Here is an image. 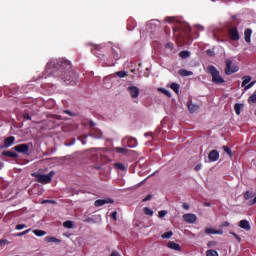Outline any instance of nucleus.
I'll return each instance as SVG.
<instances>
[{"mask_svg":"<svg viewBox=\"0 0 256 256\" xmlns=\"http://www.w3.org/2000/svg\"><path fill=\"white\" fill-rule=\"evenodd\" d=\"M46 73L59 77L65 85H77L79 75L72 70L71 62L66 59L50 60L46 64Z\"/></svg>","mask_w":256,"mask_h":256,"instance_id":"nucleus-1","label":"nucleus"},{"mask_svg":"<svg viewBox=\"0 0 256 256\" xmlns=\"http://www.w3.org/2000/svg\"><path fill=\"white\" fill-rule=\"evenodd\" d=\"M53 175H55V171H50L48 174H41L39 172H35L32 174L33 177H35V181L37 183H41L42 185H47L48 183H51L53 179Z\"/></svg>","mask_w":256,"mask_h":256,"instance_id":"nucleus-2","label":"nucleus"},{"mask_svg":"<svg viewBox=\"0 0 256 256\" xmlns=\"http://www.w3.org/2000/svg\"><path fill=\"white\" fill-rule=\"evenodd\" d=\"M207 71L212 77V83H215V85H221L225 83V79L221 77V73L215 66H208Z\"/></svg>","mask_w":256,"mask_h":256,"instance_id":"nucleus-3","label":"nucleus"},{"mask_svg":"<svg viewBox=\"0 0 256 256\" xmlns=\"http://www.w3.org/2000/svg\"><path fill=\"white\" fill-rule=\"evenodd\" d=\"M225 65V75H233L234 73H237V71H239V66L233 64V60H231L230 58H227L225 60Z\"/></svg>","mask_w":256,"mask_h":256,"instance_id":"nucleus-4","label":"nucleus"},{"mask_svg":"<svg viewBox=\"0 0 256 256\" xmlns=\"http://www.w3.org/2000/svg\"><path fill=\"white\" fill-rule=\"evenodd\" d=\"M33 147V143H24L14 146L12 149L13 151H16L17 153H22V155H31V152H29V149Z\"/></svg>","mask_w":256,"mask_h":256,"instance_id":"nucleus-5","label":"nucleus"},{"mask_svg":"<svg viewBox=\"0 0 256 256\" xmlns=\"http://www.w3.org/2000/svg\"><path fill=\"white\" fill-rule=\"evenodd\" d=\"M228 35L231 41H239L241 39V36L239 35V30L237 29L236 26L231 27L228 30Z\"/></svg>","mask_w":256,"mask_h":256,"instance_id":"nucleus-6","label":"nucleus"},{"mask_svg":"<svg viewBox=\"0 0 256 256\" xmlns=\"http://www.w3.org/2000/svg\"><path fill=\"white\" fill-rule=\"evenodd\" d=\"M109 203H115V200H113V198L98 199L94 202V205L95 207H103V205H107Z\"/></svg>","mask_w":256,"mask_h":256,"instance_id":"nucleus-7","label":"nucleus"},{"mask_svg":"<svg viewBox=\"0 0 256 256\" xmlns=\"http://www.w3.org/2000/svg\"><path fill=\"white\" fill-rule=\"evenodd\" d=\"M14 144H15V137L9 136L5 138L4 144L1 146V149H9V147H11Z\"/></svg>","mask_w":256,"mask_h":256,"instance_id":"nucleus-8","label":"nucleus"},{"mask_svg":"<svg viewBox=\"0 0 256 256\" xmlns=\"http://www.w3.org/2000/svg\"><path fill=\"white\" fill-rule=\"evenodd\" d=\"M127 91L130 93V97L132 99H137V97H139L140 91H139L138 87H136V86H129L127 88Z\"/></svg>","mask_w":256,"mask_h":256,"instance_id":"nucleus-9","label":"nucleus"},{"mask_svg":"<svg viewBox=\"0 0 256 256\" xmlns=\"http://www.w3.org/2000/svg\"><path fill=\"white\" fill-rule=\"evenodd\" d=\"M122 143L126 144L130 149L137 147V139L135 138H124Z\"/></svg>","mask_w":256,"mask_h":256,"instance_id":"nucleus-10","label":"nucleus"},{"mask_svg":"<svg viewBox=\"0 0 256 256\" xmlns=\"http://www.w3.org/2000/svg\"><path fill=\"white\" fill-rule=\"evenodd\" d=\"M208 159L211 163H214L215 161H219V151L211 150L208 154Z\"/></svg>","mask_w":256,"mask_h":256,"instance_id":"nucleus-11","label":"nucleus"},{"mask_svg":"<svg viewBox=\"0 0 256 256\" xmlns=\"http://www.w3.org/2000/svg\"><path fill=\"white\" fill-rule=\"evenodd\" d=\"M182 217L186 223H195V221H197V215L195 214L188 213L184 214Z\"/></svg>","mask_w":256,"mask_h":256,"instance_id":"nucleus-12","label":"nucleus"},{"mask_svg":"<svg viewBox=\"0 0 256 256\" xmlns=\"http://www.w3.org/2000/svg\"><path fill=\"white\" fill-rule=\"evenodd\" d=\"M89 137H93L94 139H102L103 132L97 128H93L91 133L89 134Z\"/></svg>","mask_w":256,"mask_h":256,"instance_id":"nucleus-13","label":"nucleus"},{"mask_svg":"<svg viewBox=\"0 0 256 256\" xmlns=\"http://www.w3.org/2000/svg\"><path fill=\"white\" fill-rule=\"evenodd\" d=\"M239 227H241V229H244L245 231H251V224L249 223V220H241L239 223Z\"/></svg>","mask_w":256,"mask_h":256,"instance_id":"nucleus-14","label":"nucleus"},{"mask_svg":"<svg viewBox=\"0 0 256 256\" xmlns=\"http://www.w3.org/2000/svg\"><path fill=\"white\" fill-rule=\"evenodd\" d=\"M253 33V30H251L250 28H247L244 31V39L246 41V43H251V35Z\"/></svg>","mask_w":256,"mask_h":256,"instance_id":"nucleus-15","label":"nucleus"},{"mask_svg":"<svg viewBox=\"0 0 256 256\" xmlns=\"http://www.w3.org/2000/svg\"><path fill=\"white\" fill-rule=\"evenodd\" d=\"M3 157H12V159H17L19 157V154L13 151H3L2 152Z\"/></svg>","mask_w":256,"mask_h":256,"instance_id":"nucleus-16","label":"nucleus"},{"mask_svg":"<svg viewBox=\"0 0 256 256\" xmlns=\"http://www.w3.org/2000/svg\"><path fill=\"white\" fill-rule=\"evenodd\" d=\"M136 27H137V22H135V20L132 18L128 19L127 30L133 31V29H135Z\"/></svg>","mask_w":256,"mask_h":256,"instance_id":"nucleus-17","label":"nucleus"},{"mask_svg":"<svg viewBox=\"0 0 256 256\" xmlns=\"http://www.w3.org/2000/svg\"><path fill=\"white\" fill-rule=\"evenodd\" d=\"M178 75H180V77H191V75H193V72L186 69H180L178 71Z\"/></svg>","mask_w":256,"mask_h":256,"instance_id":"nucleus-18","label":"nucleus"},{"mask_svg":"<svg viewBox=\"0 0 256 256\" xmlns=\"http://www.w3.org/2000/svg\"><path fill=\"white\" fill-rule=\"evenodd\" d=\"M187 107L190 113H195V111L199 110V105L193 104L191 102H188Z\"/></svg>","mask_w":256,"mask_h":256,"instance_id":"nucleus-19","label":"nucleus"},{"mask_svg":"<svg viewBox=\"0 0 256 256\" xmlns=\"http://www.w3.org/2000/svg\"><path fill=\"white\" fill-rule=\"evenodd\" d=\"M169 249H173L174 251H181V246L175 242H168Z\"/></svg>","mask_w":256,"mask_h":256,"instance_id":"nucleus-20","label":"nucleus"},{"mask_svg":"<svg viewBox=\"0 0 256 256\" xmlns=\"http://www.w3.org/2000/svg\"><path fill=\"white\" fill-rule=\"evenodd\" d=\"M46 243H61V240L53 236H47L45 238Z\"/></svg>","mask_w":256,"mask_h":256,"instance_id":"nucleus-21","label":"nucleus"},{"mask_svg":"<svg viewBox=\"0 0 256 256\" xmlns=\"http://www.w3.org/2000/svg\"><path fill=\"white\" fill-rule=\"evenodd\" d=\"M170 88L172 89V91H174V93H176V95H179V90L181 89V86L177 83H172L170 85Z\"/></svg>","mask_w":256,"mask_h":256,"instance_id":"nucleus-22","label":"nucleus"},{"mask_svg":"<svg viewBox=\"0 0 256 256\" xmlns=\"http://www.w3.org/2000/svg\"><path fill=\"white\" fill-rule=\"evenodd\" d=\"M191 56V52L185 50V51H181L179 53V57H181V59H187L188 57Z\"/></svg>","mask_w":256,"mask_h":256,"instance_id":"nucleus-23","label":"nucleus"},{"mask_svg":"<svg viewBox=\"0 0 256 256\" xmlns=\"http://www.w3.org/2000/svg\"><path fill=\"white\" fill-rule=\"evenodd\" d=\"M242 81V87H245L248 85V83H251V76H243Z\"/></svg>","mask_w":256,"mask_h":256,"instance_id":"nucleus-24","label":"nucleus"},{"mask_svg":"<svg viewBox=\"0 0 256 256\" xmlns=\"http://www.w3.org/2000/svg\"><path fill=\"white\" fill-rule=\"evenodd\" d=\"M33 233L36 237H43L44 235H47V232L44 230H34Z\"/></svg>","mask_w":256,"mask_h":256,"instance_id":"nucleus-25","label":"nucleus"},{"mask_svg":"<svg viewBox=\"0 0 256 256\" xmlns=\"http://www.w3.org/2000/svg\"><path fill=\"white\" fill-rule=\"evenodd\" d=\"M111 79H113V76H107L104 78L103 85L106 87V89H110L111 85L108 86L107 83H109V81H111Z\"/></svg>","mask_w":256,"mask_h":256,"instance_id":"nucleus-26","label":"nucleus"},{"mask_svg":"<svg viewBox=\"0 0 256 256\" xmlns=\"http://www.w3.org/2000/svg\"><path fill=\"white\" fill-rule=\"evenodd\" d=\"M162 239H171L173 237V231H168L165 232L164 234L161 235Z\"/></svg>","mask_w":256,"mask_h":256,"instance_id":"nucleus-27","label":"nucleus"},{"mask_svg":"<svg viewBox=\"0 0 256 256\" xmlns=\"http://www.w3.org/2000/svg\"><path fill=\"white\" fill-rule=\"evenodd\" d=\"M63 227H65L66 229H73V221L71 220L65 221L63 223Z\"/></svg>","mask_w":256,"mask_h":256,"instance_id":"nucleus-28","label":"nucleus"},{"mask_svg":"<svg viewBox=\"0 0 256 256\" xmlns=\"http://www.w3.org/2000/svg\"><path fill=\"white\" fill-rule=\"evenodd\" d=\"M158 91L160 93H163V95H166V97H171V92H169V90H167L165 88H158Z\"/></svg>","mask_w":256,"mask_h":256,"instance_id":"nucleus-29","label":"nucleus"},{"mask_svg":"<svg viewBox=\"0 0 256 256\" xmlns=\"http://www.w3.org/2000/svg\"><path fill=\"white\" fill-rule=\"evenodd\" d=\"M206 256H219V253L217 252V250H208L206 251Z\"/></svg>","mask_w":256,"mask_h":256,"instance_id":"nucleus-30","label":"nucleus"},{"mask_svg":"<svg viewBox=\"0 0 256 256\" xmlns=\"http://www.w3.org/2000/svg\"><path fill=\"white\" fill-rule=\"evenodd\" d=\"M114 150L117 152V153H119V154H125V153H127V149L126 148H123V147H116V148H114Z\"/></svg>","mask_w":256,"mask_h":256,"instance_id":"nucleus-31","label":"nucleus"},{"mask_svg":"<svg viewBox=\"0 0 256 256\" xmlns=\"http://www.w3.org/2000/svg\"><path fill=\"white\" fill-rule=\"evenodd\" d=\"M234 110H235L236 115H241V104L236 103L234 105Z\"/></svg>","mask_w":256,"mask_h":256,"instance_id":"nucleus-32","label":"nucleus"},{"mask_svg":"<svg viewBox=\"0 0 256 256\" xmlns=\"http://www.w3.org/2000/svg\"><path fill=\"white\" fill-rule=\"evenodd\" d=\"M153 211L149 207H144V215H149L150 217H153Z\"/></svg>","mask_w":256,"mask_h":256,"instance_id":"nucleus-33","label":"nucleus"},{"mask_svg":"<svg viewBox=\"0 0 256 256\" xmlns=\"http://www.w3.org/2000/svg\"><path fill=\"white\" fill-rule=\"evenodd\" d=\"M115 75L117 77H119L120 79H123V77H127V72L126 71H118L115 73Z\"/></svg>","mask_w":256,"mask_h":256,"instance_id":"nucleus-34","label":"nucleus"},{"mask_svg":"<svg viewBox=\"0 0 256 256\" xmlns=\"http://www.w3.org/2000/svg\"><path fill=\"white\" fill-rule=\"evenodd\" d=\"M30 232H31V229H27L23 232H19V233L14 234V237H23V235H27V233H30Z\"/></svg>","mask_w":256,"mask_h":256,"instance_id":"nucleus-35","label":"nucleus"},{"mask_svg":"<svg viewBox=\"0 0 256 256\" xmlns=\"http://www.w3.org/2000/svg\"><path fill=\"white\" fill-rule=\"evenodd\" d=\"M223 150L225 151V153H227V155H229V157H233V152L231 151V148L223 146Z\"/></svg>","mask_w":256,"mask_h":256,"instance_id":"nucleus-36","label":"nucleus"},{"mask_svg":"<svg viewBox=\"0 0 256 256\" xmlns=\"http://www.w3.org/2000/svg\"><path fill=\"white\" fill-rule=\"evenodd\" d=\"M253 197V193L249 192V191H246L245 194H244V199L246 201H249V199H251Z\"/></svg>","mask_w":256,"mask_h":256,"instance_id":"nucleus-37","label":"nucleus"},{"mask_svg":"<svg viewBox=\"0 0 256 256\" xmlns=\"http://www.w3.org/2000/svg\"><path fill=\"white\" fill-rule=\"evenodd\" d=\"M206 235H215V229L213 228H206L205 229Z\"/></svg>","mask_w":256,"mask_h":256,"instance_id":"nucleus-38","label":"nucleus"},{"mask_svg":"<svg viewBox=\"0 0 256 256\" xmlns=\"http://www.w3.org/2000/svg\"><path fill=\"white\" fill-rule=\"evenodd\" d=\"M248 103H256V93L252 94L249 99Z\"/></svg>","mask_w":256,"mask_h":256,"instance_id":"nucleus-39","label":"nucleus"},{"mask_svg":"<svg viewBox=\"0 0 256 256\" xmlns=\"http://www.w3.org/2000/svg\"><path fill=\"white\" fill-rule=\"evenodd\" d=\"M116 169H119L120 171H125V165L121 163H116L115 164Z\"/></svg>","mask_w":256,"mask_h":256,"instance_id":"nucleus-40","label":"nucleus"},{"mask_svg":"<svg viewBox=\"0 0 256 256\" xmlns=\"http://www.w3.org/2000/svg\"><path fill=\"white\" fill-rule=\"evenodd\" d=\"M16 229H17V231L27 229V225L26 224H18V225H16Z\"/></svg>","mask_w":256,"mask_h":256,"instance_id":"nucleus-41","label":"nucleus"},{"mask_svg":"<svg viewBox=\"0 0 256 256\" xmlns=\"http://www.w3.org/2000/svg\"><path fill=\"white\" fill-rule=\"evenodd\" d=\"M47 203H51V205H57V201L55 200H43L42 205H45Z\"/></svg>","mask_w":256,"mask_h":256,"instance_id":"nucleus-42","label":"nucleus"},{"mask_svg":"<svg viewBox=\"0 0 256 256\" xmlns=\"http://www.w3.org/2000/svg\"><path fill=\"white\" fill-rule=\"evenodd\" d=\"M114 59L119 60L121 59V55L119 54V52L115 51V49H113V53H112Z\"/></svg>","mask_w":256,"mask_h":256,"instance_id":"nucleus-43","label":"nucleus"},{"mask_svg":"<svg viewBox=\"0 0 256 256\" xmlns=\"http://www.w3.org/2000/svg\"><path fill=\"white\" fill-rule=\"evenodd\" d=\"M165 215H167L166 210H161L158 212V217H160V219H163V217H165Z\"/></svg>","mask_w":256,"mask_h":256,"instance_id":"nucleus-44","label":"nucleus"},{"mask_svg":"<svg viewBox=\"0 0 256 256\" xmlns=\"http://www.w3.org/2000/svg\"><path fill=\"white\" fill-rule=\"evenodd\" d=\"M217 246V241H209L207 243V247L211 248V247H215Z\"/></svg>","mask_w":256,"mask_h":256,"instance_id":"nucleus-45","label":"nucleus"},{"mask_svg":"<svg viewBox=\"0 0 256 256\" xmlns=\"http://www.w3.org/2000/svg\"><path fill=\"white\" fill-rule=\"evenodd\" d=\"M63 113H65L66 115H69L70 117H75V113L71 112L70 110H64Z\"/></svg>","mask_w":256,"mask_h":256,"instance_id":"nucleus-46","label":"nucleus"},{"mask_svg":"<svg viewBox=\"0 0 256 256\" xmlns=\"http://www.w3.org/2000/svg\"><path fill=\"white\" fill-rule=\"evenodd\" d=\"M152 198H153V195L148 194L142 201H143V203H145L147 201H151Z\"/></svg>","mask_w":256,"mask_h":256,"instance_id":"nucleus-47","label":"nucleus"},{"mask_svg":"<svg viewBox=\"0 0 256 256\" xmlns=\"http://www.w3.org/2000/svg\"><path fill=\"white\" fill-rule=\"evenodd\" d=\"M230 235H233V237L237 239L238 243H241V237H239L235 232H230Z\"/></svg>","mask_w":256,"mask_h":256,"instance_id":"nucleus-48","label":"nucleus"},{"mask_svg":"<svg viewBox=\"0 0 256 256\" xmlns=\"http://www.w3.org/2000/svg\"><path fill=\"white\" fill-rule=\"evenodd\" d=\"M7 244H9V240H7V239L0 240V247H1V245H7Z\"/></svg>","mask_w":256,"mask_h":256,"instance_id":"nucleus-49","label":"nucleus"},{"mask_svg":"<svg viewBox=\"0 0 256 256\" xmlns=\"http://www.w3.org/2000/svg\"><path fill=\"white\" fill-rule=\"evenodd\" d=\"M23 117H24V119H26L27 121H31V115H29L28 113H24Z\"/></svg>","mask_w":256,"mask_h":256,"instance_id":"nucleus-50","label":"nucleus"},{"mask_svg":"<svg viewBox=\"0 0 256 256\" xmlns=\"http://www.w3.org/2000/svg\"><path fill=\"white\" fill-rule=\"evenodd\" d=\"M111 217L114 221H117V211H114L112 214H111Z\"/></svg>","mask_w":256,"mask_h":256,"instance_id":"nucleus-51","label":"nucleus"},{"mask_svg":"<svg viewBox=\"0 0 256 256\" xmlns=\"http://www.w3.org/2000/svg\"><path fill=\"white\" fill-rule=\"evenodd\" d=\"M182 207H183V209H185L186 211H189L190 206H189L188 203H183Z\"/></svg>","mask_w":256,"mask_h":256,"instance_id":"nucleus-52","label":"nucleus"},{"mask_svg":"<svg viewBox=\"0 0 256 256\" xmlns=\"http://www.w3.org/2000/svg\"><path fill=\"white\" fill-rule=\"evenodd\" d=\"M165 21L167 23H173V21H175V18L168 17V18L165 19Z\"/></svg>","mask_w":256,"mask_h":256,"instance_id":"nucleus-53","label":"nucleus"},{"mask_svg":"<svg viewBox=\"0 0 256 256\" xmlns=\"http://www.w3.org/2000/svg\"><path fill=\"white\" fill-rule=\"evenodd\" d=\"M230 223L228 221H224L221 224V227H229Z\"/></svg>","mask_w":256,"mask_h":256,"instance_id":"nucleus-54","label":"nucleus"},{"mask_svg":"<svg viewBox=\"0 0 256 256\" xmlns=\"http://www.w3.org/2000/svg\"><path fill=\"white\" fill-rule=\"evenodd\" d=\"M203 165L202 164H198L194 169L195 171H201Z\"/></svg>","mask_w":256,"mask_h":256,"instance_id":"nucleus-55","label":"nucleus"},{"mask_svg":"<svg viewBox=\"0 0 256 256\" xmlns=\"http://www.w3.org/2000/svg\"><path fill=\"white\" fill-rule=\"evenodd\" d=\"M214 235H223V230H215Z\"/></svg>","mask_w":256,"mask_h":256,"instance_id":"nucleus-56","label":"nucleus"},{"mask_svg":"<svg viewBox=\"0 0 256 256\" xmlns=\"http://www.w3.org/2000/svg\"><path fill=\"white\" fill-rule=\"evenodd\" d=\"M253 85H255V81L251 82L250 84H248L245 89H251V87H253Z\"/></svg>","mask_w":256,"mask_h":256,"instance_id":"nucleus-57","label":"nucleus"},{"mask_svg":"<svg viewBox=\"0 0 256 256\" xmlns=\"http://www.w3.org/2000/svg\"><path fill=\"white\" fill-rule=\"evenodd\" d=\"M206 53H207V55H209L210 57H213V51L207 50Z\"/></svg>","mask_w":256,"mask_h":256,"instance_id":"nucleus-58","label":"nucleus"},{"mask_svg":"<svg viewBox=\"0 0 256 256\" xmlns=\"http://www.w3.org/2000/svg\"><path fill=\"white\" fill-rule=\"evenodd\" d=\"M167 47H168L169 49H173V44H172V43H168V44H167Z\"/></svg>","mask_w":256,"mask_h":256,"instance_id":"nucleus-59","label":"nucleus"},{"mask_svg":"<svg viewBox=\"0 0 256 256\" xmlns=\"http://www.w3.org/2000/svg\"><path fill=\"white\" fill-rule=\"evenodd\" d=\"M204 205H205V207H211V203H209V202H205Z\"/></svg>","mask_w":256,"mask_h":256,"instance_id":"nucleus-60","label":"nucleus"},{"mask_svg":"<svg viewBox=\"0 0 256 256\" xmlns=\"http://www.w3.org/2000/svg\"><path fill=\"white\" fill-rule=\"evenodd\" d=\"M3 167H5V164L0 161V170H1Z\"/></svg>","mask_w":256,"mask_h":256,"instance_id":"nucleus-61","label":"nucleus"},{"mask_svg":"<svg viewBox=\"0 0 256 256\" xmlns=\"http://www.w3.org/2000/svg\"><path fill=\"white\" fill-rule=\"evenodd\" d=\"M90 127H95V122L90 121Z\"/></svg>","mask_w":256,"mask_h":256,"instance_id":"nucleus-62","label":"nucleus"},{"mask_svg":"<svg viewBox=\"0 0 256 256\" xmlns=\"http://www.w3.org/2000/svg\"><path fill=\"white\" fill-rule=\"evenodd\" d=\"M232 19L235 21V19H237V16H233Z\"/></svg>","mask_w":256,"mask_h":256,"instance_id":"nucleus-63","label":"nucleus"},{"mask_svg":"<svg viewBox=\"0 0 256 256\" xmlns=\"http://www.w3.org/2000/svg\"><path fill=\"white\" fill-rule=\"evenodd\" d=\"M94 49H99V46H94Z\"/></svg>","mask_w":256,"mask_h":256,"instance_id":"nucleus-64","label":"nucleus"}]
</instances>
